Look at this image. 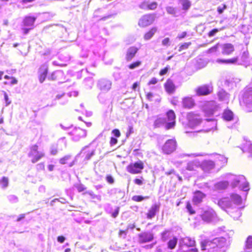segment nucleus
<instances>
[{
	"mask_svg": "<svg viewBox=\"0 0 252 252\" xmlns=\"http://www.w3.org/2000/svg\"><path fill=\"white\" fill-rule=\"evenodd\" d=\"M29 157L31 158L32 163H34L45 157V154L38 150V146L33 145L30 147V150L28 154Z\"/></svg>",
	"mask_w": 252,
	"mask_h": 252,
	"instance_id": "1",
	"label": "nucleus"
},
{
	"mask_svg": "<svg viewBox=\"0 0 252 252\" xmlns=\"http://www.w3.org/2000/svg\"><path fill=\"white\" fill-rule=\"evenodd\" d=\"M144 168V163L141 160L129 163L126 168L127 171L131 174H140Z\"/></svg>",
	"mask_w": 252,
	"mask_h": 252,
	"instance_id": "2",
	"label": "nucleus"
},
{
	"mask_svg": "<svg viewBox=\"0 0 252 252\" xmlns=\"http://www.w3.org/2000/svg\"><path fill=\"white\" fill-rule=\"evenodd\" d=\"M156 18V14L155 13L145 14L139 19L138 25L141 28L147 27L154 23Z\"/></svg>",
	"mask_w": 252,
	"mask_h": 252,
	"instance_id": "3",
	"label": "nucleus"
},
{
	"mask_svg": "<svg viewBox=\"0 0 252 252\" xmlns=\"http://www.w3.org/2000/svg\"><path fill=\"white\" fill-rule=\"evenodd\" d=\"M177 141L175 139H170L166 141L161 148L162 152L166 155H169L175 151L177 148Z\"/></svg>",
	"mask_w": 252,
	"mask_h": 252,
	"instance_id": "4",
	"label": "nucleus"
},
{
	"mask_svg": "<svg viewBox=\"0 0 252 252\" xmlns=\"http://www.w3.org/2000/svg\"><path fill=\"white\" fill-rule=\"evenodd\" d=\"M188 125L190 127H194L199 125L202 122V119L200 118L198 114H195L193 112H190L187 114Z\"/></svg>",
	"mask_w": 252,
	"mask_h": 252,
	"instance_id": "5",
	"label": "nucleus"
},
{
	"mask_svg": "<svg viewBox=\"0 0 252 252\" xmlns=\"http://www.w3.org/2000/svg\"><path fill=\"white\" fill-rule=\"evenodd\" d=\"M195 92L197 96H207L213 92V87L212 85L203 84L197 87Z\"/></svg>",
	"mask_w": 252,
	"mask_h": 252,
	"instance_id": "6",
	"label": "nucleus"
},
{
	"mask_svg": "<svg viewBox=\"0 0 252 252\" xmlns=\"http://www.w3.org/2000/svg\"><path fill=\"white\" fill-rule=\"evenodd\" d=\"M218 106L214 100L206 102L204 106L203 111L206 116L213 115L217 110Z\"/></svg>",
	"mask_w": 252,
	"mask_h": 252,
	"instance_id": "7",
	"label": "nucleus"
},
{
	"mask_svg": "<svg viewBox=\"0 0 252 252\" xmlns=\"http://www.w3.org/2000/svg\"><path fill=\"white\" fill-rule=\"evenodd\" d=\"M49 66L46 63H43L41 64L38 69V77L39 82L43 83L48 73Z\"/></svg>",
	"mask_w": 252,
	"mask_h": 252,
	"instance_id": "8",
	"label": "nucleus"
},
{
	"mask_svg": "<svg viewBox=\"0 0 252 252\" xmlns=\"http://www.w3.org/2000/svg\"><path fill=\"white\" fill-rule=\"evenodd\" d=\"M215 216V212L212 209H210L204 210L200 215V217L204 221L210 222L213 220Z\"/></svg>",
	"mask_w": 252,
	"mask_h": 252,
	"instance_id": "9",
	"label": "nucleus"
},
{
	"mask_svg": "<svg viewBox=\"0 0 252 252\" xmlns=\"http://www.w3.org/2000/svg\"><path fill=\"white\" fill-rule=\"evenodd\" d=\"M182 105L185 109H191L196 105V103L192 97L186 96L182 98Z\"/></svg>",
	"mask_w": 252,
	"mask_h": 252,
	"instance_id": "10",
	"label": "nucleus"
},
{
	"mask_svg": "<svg viewBox=\"0 0 252 252\" xmlns=\"http://www.w3.org/2000/svg\"><path fill=\"white\" fill-rule=\"evenodd\" d=\"M206 196V194L201 191L196 190L193 192L192 201L194 205H197L203 202Z\"/></svg>",
	"mask_w": 252,
	"mask_h": 252,
	"instance_id": "11",
	"label": "nucleus"
},
{
	"mask_svg": "<svg viewBox=\"0 0 252 252\" xmlns=\"http://www.w3.org/2000/svg\"><path fill=\"white\" fill-rule=\"evenodd\" d=\"M139 7L145 10H154L158 7V3L156 1L150 2L148 0H144L139 4Z\"/></svg>",
	"mask_w": 252,
	"mask_h": 252,
	"instance_id": "12",
	"label": "nucleus"
},
{
	"mask_svg": "<svg viewBox=\"0 0 252 252\" xmlns=\"http://www.w3.org/2000/svg\"><path fill=\"white\" fill-rule=\"evenodd\" d=\"M154 239V235L151 232H144L138 234L140 243H145L152 241Z\"/></svg>",
	"mask_w": 252,
	"mask_h": 252,
	"instance_id": "13",
	"label": "nucleus"
},
{
	"mask_svg": "<svg viewBox=\"0 0 252 252\" xmlns=\"http://www.w3.org/2000/svg\"><path fill=\"white\" fill-rule=\"evenodd\" d=\"M160 208L159 204H154L147 211L146 213V217L148 220H151L154 218L157 213L159 211Z\"/></svg>",
	"mask_w": 252,
	"mask_h": 252,
	"instance_id": "14",
	"label": "nucleus"
},
{
	"mask_svg": "<svg viewBox=\"0 0 252 252\" xmlns=\"http://www.w3.org/2000/svg\"><path fill=\"white\" fill-rule=\"evenodd\" d=\"M138 51V48L135 46H131L126 50L125 59L127 62L131 61L135 56Z\"/></svg>",
	"mask_w": 252,
	"mask_h": 252,
	"instance_id": "15",
	"label": "nucleus"
},
{
	"mask_svg": "<svg viewBox=\"0 0 252 252\" xmlns=\"http://www.w3.org/2000/svg\"><path fill=\"white\" fill-rule=\"evenodd\" d=\"M164 88L166 92L168 94H172L176 91V86L173 81L170 79H167L164 84Z\"/></svg>",
	"mask_w": 252,
	"mask_h": 252,
	"instance_id": "16",
	"label": "nucleus"
},
{
	"mask_svg": "<svg viewBox=\"0 0 252 252\" xmlns=\"http://www.w3.org/2000/svg\"><path fill=\"white\" fill-rule=\"evenodd\" d=\"M70 134L74 137L78 139L85 137L87 135L86 130L83 129L80 127H75L70 132Z\"/></svg>",
	"mask_w": 252,
	"mask_h": 252,
	"instance_id": "17",
	"label": "nucleus"
},
{
	"mask_svg": "<svg viewBox=\"0 0 252 252\" xmlns=\"http://www.w3.org/2000/svg\"><path fill=\"white\" fill-rule=\"evenodd\" d=\"M94 150L91 149L88 146H86L82 150L80 154L85 159L88 160L94 154Z\"/></svg>",
	"mask_w": 252,
	"mask_h": 252,
	"instance_id": "18",
	"label": "nucleus"
},
{
	"mask_svg": "<svg viewBox=\"0 0 252 252\" xmlns=\"http://www.w3.org/2000/svg\"><path fill=\"white\" fill-rule=\"evenodd\" d=\"M98 87L102 92H107L111 87V83L110 81L103 80L99 82Z\"/></svg>",
	"mask_w": 252,
	"mask_h": 252,
	"instance_id": "19",
	"label": "nucleus"
},
{
	"mask_svg": "<svg viewBox=\"0 0 252 252\" xmlns=\"http://www.w3.org/2000/svg\"><path fill=\"white\" fill-rule=\"evenodd\" d=\"M234 51V46L231 43H225L222 47V54L224 55H230Z\"/></svg>",
	"mask_w": 252,
	"mask_h": 252,
	"instance_id": "20",
	"label": "nucleus"
},
{
	"mask_svg": "<svg viewBox=\"0 0 252 252\" xmlns=\"http://www.w3.org/2000/svg\"><path fill=\"white\" fill-rule=\"evenodd\" d=\"M218 205L225 210L231 207V201L228 198L223 197L219 200Z\"/></svg>",
	"mask_w": 252,
	"mask_h": 252,
	"instance_id": "21",
	"label": "nucleus"
},
{
	"mask_svg": "<svg viewBox=\"0 0 252 252\" xmlns=\"http://www.w3.org/2000/svg\"><path fill=\"white\" fill-rule=\"evenodd\" d=\"M220 242V240L219 238H215L212 241L205 240L204 241H201L200 243V246L201 248V250L202 251H205L206 250V246L209 245H211V244H217Z\"/></svg>",
	"mask_w": 252,
	"mask_h": 252,
	"instance_id": "22",
	"label": "nucleus"
},
{
	"mask_svg": "<svg viewBox=\"0 0 252 252\" xmlns=\"http://www.w3.org/2000/svg\"><path fill=\"white\" fill-rule=\"evenodd\" d=\"M36 19V17L34 16H26L23 19V25L24 26L32 27Z\"/></svg>",
	"mask_w": 252,
	"mask_h": 252,
	"instance_id": "23",
	"label": "nucleus"
},
{
	"mask_svg": "<svg viewBox=\"0 0 252 252\" xmlns=\"http://www.w3.org/2000/svg\"><path fill=\"white\" fill-rule=\"evenodd\" d=\"M158 28L156 27L151 28L149 31L145 32L144 35V38L146 40L150 39L157 32Z\"/></svg>",
	"mask_w": 252,
	"mask_h": 252,
	"instance_id": "24",
	"label": "nucleus"
},
{
	"mask_svg": "<svg viewBox=\"0 0 252 252\" xmlns=\"http://www.w3.org/2000/svg\"><path fill=\"white\" fill-rule=\"evenodd\" d=\"M229 183L227 181H220L215 185L216 189L218 190H224L228 187Z\"/></svg>",
	"mask_w": 252,
	"mask_h": 252,
	"instance_id": "25",
	"label": "nucleus"
},
{
	"mask_svg": "<svg viewBox=\"0 0 252 252\" xmlns=\"http://www.w3.org/2000/svg\"><path fill=\"white\" fill-rule=\"evenodd\" d=\"M222 118L227 121H230L233 119V113L229 109H225L222 115Z\"/></svg>",
	"mask_w": 252,
	"mask_h": 252,
	"instance_id": "26",
	"label": "nucleus"
},
{
	"mask_svg": "<svg viewBox=\"0 0 252 252\" xmlns=\"http://www.w3.org/2000/svg\"><path fill=\"white\" fill-rule=\"evenodd\" d=\"M231 197V202H233L234 204L239 205L241 204L242 203V198L241 197L236 193H232L230 195Z\"/></svg>",
	"mask_w": 252,
	"mask_h": 252,
	"instance_id": "27",
	"label": "nucleus"
},
{
	"mask_svg": "<svg viewBox=\"0 0 252 252\" xmlns=\"http://www.w3.org/2000/svg\"><path fill=\"white\" fill-rule=\"evenodd\" d=\"M184 244L187 247H193L195 245V241L189 237H185L183 240Z\"/></svg>",
	"mask_w": 252,
	"mask_h": 252,
	"instance_id": "28",
	"label": "nucleus"
},
{
	"mask_svg": "<svg viewBox=\"0 0 252 252\" xmlns=\"http://www.w3.org/2000/svg\"><path fill=\"white\" fill-rule=\"evenodd\" d=\"M238 61V57H235L230 59L223 60V59H218L217 62L219 63H236Z\"/></svg>",
	"mask_w": 252,
	"mask_h": 252,
	"instance_id": "29",
	"label": "nucleus"
},
{
	"mask_svg": "<svg viewBox=\"0 0 252 252\" xmlns=\"http://www.w3.org/2000/svg\"><path fill=\"white\" fill-rule=\"evenodd\" d=\"M178 242V239L176 237H174L172 239L169 240L167 243L168 248L173 250L175 248Z\"/></svg>",
	"mask_w": 252,
	"mask_h": 252,
	"instance_id": "30",
	"label": "nucleus"
},
{
	"mask_svg": "<svg viewBox=\"0 0 252 252\" xmlns=\"http://www.w3.org/2000/svg\"><path fill=\"white\" fill-rule=\"evenodd\" d=\"M217 94L219 97V99L220 101H223L228 97V94L225 91L223 90H221L219 91L218 93Z\"/></svg>",
	"mask_w": 252,
	"mask_h": 252,
	"instance_id": "31",
	"label": "nucleus"
},
{
	"mask_svg": "<svg viewBox=\"0 0 252 252\" xmlns=\"http://www.w3.org/2000/svg\"><path fill=\"white\" fill-rule=\"evenodd\" d=\"M4 78L5 79L10 80V82H7V81L5 82L4 84L6 85H7V84L14 85V84H17L18 82L17 79L15 77H12V76H9L7 75H5L4 76Z\"/></svg>",
	"mask_w": 252,
	"mask_h": 252,
	"instance_id": "32",
	"label": "nucleus"
},
{
	"mask_svg": "<svg viewBox=\"0 0 252 252\" xmlns=\"http://www.w3.org/2000/svg\"><path fill=\"white\" fill-rule=\"evenodd\" d=\"M186 209H187L189 214L190 215H194L196 213L195 210L193 209L191 204L189 201H187L186 202Z\"/></svg>",
	"mask_w": 252,
	"mask_h": 252,
	"instance_id": "33",
	"label": "nucleus"
},
{
	"mask_svg": "<svg viewBox=\"0 0 252 252\" xmlns=\"http://www.w3.org/2000/svg\"><path fill=\"white\" fill-rule=\"evenodd\" d=\"M141 64L142 62L141 61L137 60L130 63L128 65V68L130 69H134L137 67H138L141 65Z\"/></svg>",
	"mask_w": 252,
	"mask_h": 252,
	"instance_id": "34",
	"label": "nucleus"
},
{
	"mask_svg": "<svg viewBox=\"0 0 252 252\" xmlns=\"http://www.w3.org/2000/svg\"><path fill=\"white\" fill-rule=\"evenodd\" d=\"M166 115L168 121H175L176 115L173 110H170L167 113Z\"/></svg>",
	"mask_w": 252,
	"mask_h": 252,
	"instance_id": "35",
	"label": "nucleus"
},
{
	"mask_svg": "<svg viewBox=\"0 0 252 252\" xmlns=\"http://www.w3.org/2000/svg\"><path fill=\"white\" fill-rule=\"evenodd\" d=\"M179 1L183 6V9L184 10H188L191 6V3L189 0H179Z\"/></svg>",
	"mask_w": 252,
	"mask_h": 252,
	"instance_id": "36",
	"label": "nucleus"
},
{
	"mask_svg": "<svg viewBox=\"0 0 252 252\" xmlns=\"http://www.w3.org/2000/svg\"><path fill=\"white\" fill-rule=\"evenodd\" d=\"M0 184L3 188H6L8 186V178L7 177H3L0 180Z\"/></svg>",
	"mask_w": 252,
	"mask_h": 252,
	"instance_id": "37",
	"label": "nucleus"
},
{
	"mask_svg": "<svg viewBox=\"0 0 252 252\" xmlns=\"http://www.w3.org/2000/svg\"><path fill=\"white\" fill-rule=\"evenodd\" d=\"M149 198V196H142L141 195H134L132 196V200L135 202H141L145 199Z\"/></svg>",
	"mask_w": 252,
	"mask_h": 252,
	"instance_id": "38",
	"label": "nucleus"
},
{
	"mask_svg": "<svg viewBox=\"0 0 252 252\" xmlns=\"http://www.w3.org/2000/svg\"><path fill=\"white\" fill-rule=\"evenodd\" d=\"M50 53L51 50L47 48H44L39 52V54L41 56H48Z\"/></svg>",
	"mask_w": 252,
	"mask_h": 252,
	"instance_id": "39",
	"label": "nucleus"
},
{
	"mask_svg": "<svg viewBox=\"0 0 252 252\" xmlns=\"http://www.w3.org/2000/svg\"><path fill=\"white\" fill-rule=\"evenodd\" d=\"M191 44V43L190 42H185V43H183L182 44H181L179 46L178 51L179 52H182L185 50H186V49H188V48Z\"/></svg>",
	"mask_w": 252,
	"mask_h": 252,
	"instance_id": "40",
	"label": "nucleus"
},
{
	"mask_svg": "<svg viewBox=\"0 0 252 252\" xmlns=\"http://www.w3.org/2000/svg\"><path fill=\"white\" fill-rule=\"evenodd\" d=\"M70 155H66L63 157L61 158L59 160V162L61 164H65L68 163V161L70 159Z\"/></svg>",
	"mask_w": 252,
	"mask_h": 252,
	"instance_id": "41",
	"label": "nucleus"
},
{
	"mask_svg": "<svg viewBox=\"0 0 252 252\" xmlns=\"http://www.w3.org/2000/svg\"><path fill=\"white\" fill-rule=\"evenodd\" d=\"M164 123V120L163 118H158L154 122L155 127H158Z\"/></svg>",
	"mask_w": 252,
	"mask_h": 252,
	"instance_id": "42",
	"label": "nucleus"
},
{
	"mask_svg": "<svg viewBox=\"0 0 252 252\" xmlns=\"http://www.w3.org/2000/svg\"><path fill=\"white\" fill-rule=\"evenodd\" d=\"M167 13L169 14L175 15L176 12L175 8L172 6H167L166 8Z\"/></svg>",
	"mask_w": 252,
	"mask_h": 252,
	"instance_id": "43",
	"label": "nucleus"
},
{
	"mask_svg": "<svg viewBox=\"0 0 252 252\" xmlns=\"http://www.w3.org/2000/svg\"><path fill=\"white\" fill-rule=\"evenodd\" d=\"M246 246L249 249L252 248V236H250L248 237L246 241Z\"/></svg>",
	"mask_w": 252,
	"mask_h": 252,
	"instance_id": "44",
	"label": "nucleus"
},
{
	"mask_svg": "<svg viewBox=\"0 0 252 252\" xmlns=\"http://www.w3.org/2000/svg\"><path fill=\"white\" fill-rule=\"evenodd\" d=\"M175 125V121H171L170 122L167 123L165 126V129L168 130L170 128H173Z\"/></svg>",
	"mask_w": 252,
	"mask_h": 252,
	"instance_id": "45",
	"label": "nucleus"
},
{
	"mask_svg": "<svg viewBox=\"0 0 252 252\" xmlns=\"http://www.w3.org/2000/svg\"><path fill=\"white\" fill-rule=\"evenodd\" d=\"M128 229L126 230H120L118 232V235L120 237H123V238H125L126 234Z\"/></svg>",
	"mask_w": 252,
	"mask_h": 252,
	"instance_id": "46",
	"label": "nucleus"
},
{
	"mask_svg": "<svg viewBox=\"0 0 252 252\" xmlns=\"http://www.w3.org/2000/svg\"><path fill=\"white\" fill-rule=\"evenodd\" d=\"M221 29H214L208 33V35L209 37L213 36L217 32H219Z\"/></svg>",
	"mask_w": 252,
	"mask_h": 252,
	"instance_id": "47",
	"label": "nucleus"
},
{
	"mask_svg": "<svg viewBox=\"0 0 252 252\" xmlns=\"http://www.w3.org/2000/svg\"><path fill=\"white\" fill-rule=\"evenodd\" d=\"M162 44L165 46H168L170 45V40L169 37H166L162 40Z\"/></svg>",
	"mask_w": 252,
	"mask_h": 252,
	"instance_id": "48",
	"label": "nucleus"
},
{
	"mask_svg": "<svg viewBox=\"0 0 252 252\" xmlns=\"http://www.w3.org/2000/svg\"><path fill=\"white\" fill-rule=\"evenodd\" d=\"M76 188L77 189V190L79 191V192H82V191H84L85 189H86V188L85 187V186L84 185H83L82 184H79V185H77L76 186Z\"/></svg>",
	"mask_w": 252,
	"mask_h": 252,
	"instance_id": "49",
	"label": "nucleus"
},
{
	"mask_svg": "<svg viewBox=\"0 0 252 252\" xmlns=\"http://www.w3.org/2000/svg\"><path fill=\"white\" fill-rule=\"evenodd\" d=\"M169 70V67L166 66L164 68L161 69L159 72V74L160 76H162L166 74Z\"/></svg>",
	"mask_w": 252,
	"mask_h": 252,
	"instance_id": "50",
	"label": "nucleus"
},
{
	"mask_svg": "<svg viewBox=\"0 0 252 252\" xmlns=\"http://www.w3.org/2000/svg\"><path fill=\"white\" fill-rule=\"evenodd\" d=\"M133 133V128L132 126H129L126 132V136L127 137Z\"/></svg>",
	"mask_w": 252,
	"mask_h": 252,
	"instance_id": "51",
	"label": "nucleus"
},
{
	"mask_svg": "<svg viewBox=\"0 0 252 252\" xmlns=\"http://www.w3.org/2000/svg\"><path fill=\"white\" fill-rule=\"evenodd\" d=\"M119 211H120V207H117L116 208V209L115 210V211L112 213V214H111L112 217L113 218H116L118 216V215L119 213Z\"/></svg>",
	"mask_w": 252,
	"mask_h": 252,
	"instance_id": "52",
	"label": "nucleus"
},
{
	"mask_svg": "<svg viewBox=\"0 0 252 252\" xmlns=\"http://www.w3.org/2000/svg\"><path fill=\"white\" fill-rule=\"evenodd\" d=\"M143 178L141 177L140 179L136 178L134 180V182L137 185H141L143 184Z\"/></svg>",
	"mask_w": 252,
	"mask_h": 252,
	"instance_id": "53",
	"label": "nucleus"
},
{
	"mask_svg": "<svg viewBox=\"0 0 252 252\" xmlns=\"http://www.w3.org/2000/svg\"><path fill=\"white\" fill-rule=\"evenodd\" d=\"M112 134L114 135L116 137H119L121 136V133L118 129H114L112 131Z\"/></svg>",
	"mask_w": 252,
	"mask_h": 252,
	"instance_id": "54",
	"label": "nucleus"
},
{
	"mask_svg": "<svg viewBox=\"0 0 252 252\" xmlns=\"http://www.w3.org/2000/svg\"><path fill=\"white\" fill-rule=\"evenodd\" d=\"M226 8V4H223V6L222 7H218L217 11L219 14H221L223 13V11Z\"/></svg>",
	"mask_w": 252,
	"mask_h": 252,
	"instance_id": "55",
	"label": "nucleus"
},
{
	"mask_svg": "<svg viewBox=\"0 0 252 252\" xmlns=\"http://www.w3.org/2000/svg\"><path fill=\"white\" fill-rule=\"evenodd\" d=\"M106 179L107 182L110 184H112L114 182L113 178L112 177V176H111L110 175H107Z\"/></svg>",
	"mask_w": 252,
	"mask_h": 252,
	"instance_id": "56",
	"label": "nucleus"
},
{
	"mask_svg": "<svg viewBox=\"0 0 252 252\" xmlns=\"http://www.w3.org/2000/svg\"><path fill=\"white\" fill-rule=\"evenodd\" d=\"M246 152H248L251 157L252 156V144H248L247 145Z\"/></svg>",
	"mask_w": 252,
	"mask_h": 252,
	"instance_id": "57",
	"label": "nucleus"
},
{
	"mask_svg": "<svg viewBox=\"0 0 252 252\" xmlns=\"http://www.w3.org/2000/svg\"><path fill=\"white\" fill-rule=\"evenodd\" d=\"M153 96L154 94L151 92L147 93L146 94V98L149 101H152L153 100Z\"/></svg>",
	"mask_w": 252,
	"mask_h": 252,
	"instance_id": "58",
	"label": "nucleus"
},
{
	"mask_svg": "<svg viewBox=\"0 0 252 252\" xmlns=\"http://www.w3.org/2000/svg\"><path fill=\"white\" fill-rule=\"evenodd\" d=\"M158 83V80L156 78H152L148 83V85H155Z\"/></svg>",
	"mask_w": 252,
	"mask_h": 252,
	"instance_id": "59",
	"label": "nucleus"
},
{
	"mask_svg": "<svg viewBox=\"0 0 252 252\" xmlns=\"http://www.w3.org/2000/svg\"><path fill=\"white\" fill-rule=\"evenodd\" d=\"M219 47V43L216 44L215 46L212 47L209 49V51L210 52H216Z\"/></svg>",
	"mask_w": 252,
	"mask_h": 252,
	"instance_id": "60",
	"label": "nucleus"
},
{
	"mask_svg": "<svg viewBox=\"0 0 252 252\" xmlns=\"http://www.w3.org/2000/svg\"><path fill=\"white\" fill-rule=\"evenodd\" d=\"M118 143V140L114 137H111L110 140V144L111 146H113Z\"/></svg>",
	"mask_w": 252,
	"mask_h": 252,
	"instance_id": "61",
	"label": "nucleus"
},
{
	"mask_svg": "<svg viewBox=\"0 0 252 252\" xmlns=\"http://www.w3.org/2000/svg\"><path fill=\"white\" fill-rule=\"evenodd\" d=\"M186 35L187 32H184L178 35V38L180 39H181L185 38L186 36Z\"/></svg>",
	"mask_w": 252,
	"mask_h": 252,
	"instance_id": "62",
	"label": "nucleus"
},
{
	"mask_svg": "<svg viewBox=\"0 0 252 252\" xmlns=\"http://www.w3.org/2000/svg\"><path fill=\"white\" fill-rule=\"evenodd\" d=\"M57 240L59 242L63 243L65 240V238L63 236H59L58 237Z\"/></svg>",
	"mask_w": 252,
	"mask_h": 252,
	"instance_id": "63",
	"label": "nucleus"
},
{
	"mask_svg": "<svg viewBox=\"0 0 252 252\" xmlns=\"http://www.w3.org/2000/svg\"><path fill=\"white\" fill-rule=\"evenodd\" d=\"M139 86L138 82H135L133 84L131 88L133 91H135L136 89Z\"/></svg>",
	"mask_w": 252,
	"mask_h": 252,
	"instance_id": "64",
	"label": "nucleus"
}]
</instances>
